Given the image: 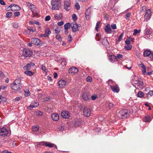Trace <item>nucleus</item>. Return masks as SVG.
<instances>
[{
  "label": "nucleus",
  "instance_id": "25",
  "mask_svg": "<svg viewBox=\"0 0 153 153\" xmlns=\"http://www.w3.org/2000/svg\"><path fill=\"white\" fill-rule=\"evenodd\" d=\"M82 97L83 99L84 100H88V93L86 92L83 93L82 94Z\"/></svg>",
  "mask_w": 153,
  "mask_h": 153
},
{
  "label": "nucleus",
  "instance_id": "45",
  "mask_svg": "<svg viewBox=\"0 0 153 153\" xmlns=\"http://www.w3.org/2000/svg\"><path fill=\"white\" fill-rule=\"evenodd\" d=\"M12 15V13L11 12H7L6 14V17L7 18H10Z\"/></svg>",
  "mask_w": 153,
  "mask_h": 153
},
{
  "label": "nucleus",
  "instance_id": "27",
  "mask_svg": "<svg viewBox=\"0 0 153 153\" xmlns=\"http://www.w3.org/2000/svg\"><path fill=\"white\" fill-rule=\"evenodd\" d=\"M151 51L149 50H147L145 51L143 53V55L145 57L149 56L151 54Z\"/></svg>",
  "mask_w": 153,
  "mask_h": 153
},
{
  "label": "nucleus",
  "instance_id": "55",
  "mask_svg": "<svg viewBox=\"0 0 153 153\" xmlns=\"http://www.w3.org/2000/svg\"><path fill=\"white\" fill-rule=\"evenodd\" d=\"M123 56L122 55L119 54H117V56L116 57L117 58V59H121L123 58Z\"/></svg>",
  "mask_w": 153,
  "mask_h": 153
},
{
  "label": "nucleus",
  "instance_id": "33",
  "mask_svg": "<svg viewBox=\"0 0 153 153\" xmlns=\"http://www.w3.org/2000/svg\"><path fill=\"white\" fill-rule=\"evenodd\" d=\"M32 128L33 131L34 132H36L39 129V126H36L35 125L33 126Z\"/></svg>",
  "mask_w": 153,
  "mask_h": 153
},
{
  "label": "nucleus",
  "instance_id": "51",
  "mask_svg": "<svg viewBox=\"0 0 153 153\" xmlns=\"http://www.w3.org/2000/svg\"><path fill=\"white\" fill-rule=\"evenodd\" d=\"M140 31V30H137L136 29H134V33H133L134 35H135L137 33H139Z\"/></svg>",
  "mask_w": 153,
  "mask_h": 153
},
{
  "label": "nucleus",
  "instance_id": "42",
  "mask_svg": "<svg viewBox=\"0 0 153 153\" xmlns=\"http://www.w3.org/2000/svg\"><path fill=\"white\" fill-rule=\"evenodd\" d=\"M144 95V93L140 91H139L137 94V96L139 97H143Z\"/></svg>",
  "mask_w": 153,
  "mask_h": 153
},
{
  "label": "nucleus",
  "instance_id": "29",
  "mask_svg": "<svg viewBox=\"0 0 153 153\" xmlns=\"http://www.w3.org/2000/svg\"><path fill=\"white\" fill-rule=\"evenodd\" d=\"M73 125L75 127H77L80 125L81 122L78 120H76L74 122Z\"/></svg>",
  "mask_w": 153,
  "mask_h": 153
},
{
  "label": "nucleus",
  "instance_id": "34",
  "mask_svg": "<svg viewBox=\"0 0 153 153\" xmlns=\"http://www.w3.org/2000/svg\"><path fill=\"white\" fill-rule=\"evenodd\" d=\"M132 45L131 44H126L125 46V49L126 50H130L132 48Z\"/></svg>",
  "mask_w": 153,
  "mask_h": 153
},
{
  "label": "nucleus",
  "instance_id": "61",
  "mask_svg": "<svg viewBox=\"0 0 153 153\" xmlns=\"http://www.w3.org/2000/svg\"><path fill=\"white\" fill-rule=\"evenodd\" d=\"M14 15L16 16H18L20 15V13L19 12H16L14 13Z\"/></svg>",
  "mask_w": 153,
  "mask_h": 153
},
{
  "label": "nucleus",
  "instance_id": "6",
  "mask_svg": "<svg viewBox=\"0 0 153 153\" xmlns=\"http://www.w3.org/2000/svg\"><path fill=\"white\" fill-rule=\"evenodd\" d=\"M78 70L76 67H72L68 70V73L71 75H73L76 74L78 72Z\"/></svg>",
  "mask_w": 153,
  "mask_h": 153
},
{
  "label": "nucleus",
  "instance_id": "19",
  "mask_svg": "<svg viewBox=\"0 0 153 153\" xmlns=\"http://www.w3.org/2000/svg\"><path fill=\"white\" fill-rule=\"evenodd\" d=\"M89 8L86 10L85 12V17L86 19L89 20L90 17L91 15V11L89 9Z\"/></svg>",
  "mask_w": 153,
  "mask_h": 153
},
{
  "label": "nucleus",
  "instance_id": "44",
  "mask_svg": "<svg viewBox=\"0 0 153 153\" xmlns=\"http://www.w3.org/2000/svg\"><path fill=\"white\" fill-rule=\"evenodd\" d=\"M145 38H147L150 39H153V32L151 34H150V35H149L148 36L146 37H145Z\"/></svg>",
  "mask_w": 153,
  "mask_h": 153
},
{
  "label": "nucleus",
  "instance_id": "64",
  "mask_svg": "<svg viewBox=\"0 0 153 153\" xmlns=\"http://www.w3.org/2000/svg\"><path fill=\"white\" fill-rule=\"evenodd\" d=\"M60 31L59 29L58 28H56L55 29V32L56 33H59Z\"/></svg>",
  "mask_w": 153,
  "mask_h": 153
},
{
  "label": "nucleus",
  "instance_id": "50",
  "mask_svg": "<svg viewBox=\"0 0 153 153\" xmlns=\"http://www.w3.org/2000/svg\"><path fill=\"white\" fill-rule=\"evenodd\" d=\"M72 18L74 21H76L77 19V17L75 14H74L72 15Z\"/></svg>",
  "mask_w": 153,
  "mask_h": 153
},
{
  "label": "nucleus",
  "instance_id": "24",
  "mask_svg": "<svg viewBox=\"0 0 153 153\" xmlns=\"http://www.w3.org/2000/svg\"><path fill=\"white\" fill-rule=\"evenodd\" d=\"M51 117L53 120L55 121H57L59 119V115L56 113L52 114Z\"/></svg>",
  "mask_w": 153,
  "mask_h": 153
},
{
  "label": "nucleus",
  "instance_id": "14",
  "mask_svg": "<svg viewBox=\"0 0 153 153\" xmlns=\"http://www.w3.org/2000/svg\"><path fill=\"white\" fill-rule=\"evenodd\" d=\"M110 88L112 91L114 93H117L120 91L119 88L118 87L117 85L116 84L114 85L111 87Z\"/></svg>",
  "mask_w": 153,
  "mask_h": 153
},
{
  "label": "nucleus",
  "instance_id": "52",
  "mask_svg": "<svg viewBox=\"0 0 153 153\" xmlns=\"http://www.w3.org/2000/svg\"><path fill=\"white\" fill-rule=\"evenodd\" d=\"M131 15V13H127L125 15V18L127 19L128 20L129 19V18L130 17Z\"/></svg>",
  "mask_w": 153,
  "mask_h": 153
},
{
  "label": "nucleus",
  "instance_id": "21",
  "mask_svg": "<svg viewBox=\"0 0 153 153\" xmlns=\"http://www.w3.org/2000/svg\"><path fill=\"white\" fill-rule=\"evenodd\" d=\"M39 105V103L35 101L32 102L30 105V106L28 107V109H31V108H33L37 107Z\"/></svg>",
  "mask_w": 153,
  "mask_h": 153
},
{
  "label": "nucleus",
  "instance_id": "16",
  "mask_svg": "<svg viewBox=\"0 0 153 153\" xmlns=\"http://www.w3.org/2000/svg\"><path fill=\"white\" fill-rule=\"evenodd\" d=\"M41 143H42L43 146H45L51 148L53 147L54 145V144L53 143L47 142H41Z\"/></svg>",
  "mask_w": 153,
  "mask_h": 153
},
{
  "label": "nucleus",
  "instance_id": "31",
  "mask_svg": "<svg viewBox=\"0 0 153 153\" xmlns=\"http://www.w3.org/2000/svg\"><path fill=\"white\" fill-rule=\"evenodd\" d=\"M107 84L109 86H110L111 88V87L115 84V82L111 80L110 79L107 82Z\"/></svg>",
  "mask_w": 153,
  "mask_h": 153
},
{
  "label": "nucleus",
  "instance_id": "28",
  "mask_svg": "<svg viewBox=\"0 0 153 153\" xmlns=\"http://www.w3.org/2000/svg\"><path fill=\"white\" fill-rule=\"evenodd\" d=\"M54 16L56 19L59 20L62 17V14L61 13H60L59 14H55Z\"/></svg>",
  "mask_w": 153,
  "mask_h": 153
},
{
  "label": "nucleus",
  "instance_id": "60",
  "mask_svg": "<svg viewBox=\"0 0 153 153\" xmlns=\"http://www.w3.org/2000/svg\"><path fill=\"white\" fill-rule=\"evenodd\" d=\"M111 27L113 29H115L117 28L116 25L115 24H112L111 25Z\"/></svg>",
  "mask_w": 153,
  "mask_h": 153
},
{
  "label": "nucleus",
  "instance_id": "22",
  "mask_svg": "<svg viewBox=\"0 0 153 153\" xmlns=\"http://www.w3.org/2000/svg\"><path fill=\"white\" fill-rule=\"evenodd\" d=\"M105 30L106 32L108 33H112V30L110 27V25H107L105 27Z\"/></svg>",
  "mask_w": 153,
  "mask_h": 153
},
{
  "label": "nucleus",
  "instance_id": "30",
  "mask_svg": "<svg viewBox=\"0 0 153 153\" xmlns=\"http://www.w3.org/2000/svg\"><path fill=\"white\" fill-rule=\"evenodd\" d=\"M51 33V31L49 28L46 29L45 30V33L44 34L43 37H46L48 36V35L50 34Z\"/></svg>",
  "mask_w": 153,
  "mask_h": 153
},
{
  "label": "nucleus",
  "instance_id": "2",
  "mask_svg": "<svg viewBox=\"0 0 153 153\" xmlns=\"http://www.w3.org/2000/svg\"><path fill=\"white\" fill-rule=\"evenodd\" d=\"M131 82L135 88L142 89L143 88V82L141 79H136L135 77L132 78Z\"/></svg>",
  "mask_w": 153,
  "mask_h": 153
},
{
  "label": "nucleus",
  "instance_id": "38",
  "mask_svg": "<svg viewBox=\"0 0 153 153\" xmlns=\"http://www.w3.org/2000/svg\"><path fill=\"white\" fill-rule=\"evenodd\" d=\"M143 120L146 122H148L150 121L151 120L149 116H147L145 117V118Z\"/></svg>",
  "mask_w": 153,
  "mask_h": 153
},
{
  "label": "nucleus",
  "instance_id": "18",
  "mask_svg": "<svg viewBox=\"0 0 153 153\" xmlns=\"http://www.w3.org/2000/svg\"><path fill=\"white\" fill-rule=\"evenodd\" d=\"M139 66L141 67L142 68V74H146V66L144 65L143 63L139 64L138 65Z\"/></svg>",
  "mask_w": 153,
  "mask_h": 153
},
{
  "label": "nucleus",
  "instance_id": "10",
  "mask_svg": "<svg viewBox=\"0 0 153 153\" xmlns=\"http://www.w3.org/2000/svg\"><path fill=\"white\" fill-rule=\"evenodd\" d=\"M91 114V111L90 109L87 107H85L83 110V115L85 117H88Z\"/></svg>",
  "mask_w": 153,
  "mask_h": 153
},
{
  "label": "nucleus",
  "instance_id": "23",
  "mask_svg": "<svg viewBox=\"0 0 153 153\" xmlns=\"http://www.w3.org/2000/svg\"><path fill=\"white\" fill-rule=\"evenodd\" d=\"M27 6L31 10V11L33 12L35 11L36 8L35 6L34 5L31 4L29 2L27 3Z\"/></svg>",
  "mask_w": 153,
  "mask_h": 153
},
{
  "label": "nucleus",
  "instance_id": "39",
  "mask_svg": "<svg viewBox=\"0 0 153 153\" xmlns=\"http://www.w3.org/2000/svg\"><path fill=\"white\" fill-rule=\"evenodd\" d=\"M25 95V97L29 96L30 94V93L28 89H26L24 91Z\"/></svg>",
  "mask_w": 153,
  "mask_h": 153
},
{
  "label": "nucleus",
  "instance_id": "37",
  "mask_svg": "<svg viewBox=\"0 0 153 153\" xmlns=\"http://www.w3.org/2000/svg\"><path fill=\"white\" fill-rule=\"evenodd\" d=\"M70 24L69 23H67L64 25V27L65 30H67L70 27Z\"/></svg>",
  "mask_w": 153,
  "mask_h": 153
},
{
  "label": "nucleus",
  "instance_id": "59",
  "mask_svg": "<svg viewBox=\"0 0 153 153\" xmlns=\"http://www.w3.org/2000/svg\"><path fill=\"white\" fill-rule=\"evenodd\" d=\"M123 36V33H122L119 36L118 39V41H120L121 39H122Z\"/></svg>",
  "mask_w": 153,
  "mask_h": 153
},
{
  "label": "nucleus",
  "instance_id": "36",
  "mask_svg": "<svg viewBox=\"0 0 153 153\" xmlns=\"http://www.w3.org/2000/svg\"><path fill=\"white\" fill-rule=\"evenodd\" d=\"M95 38L97 41H100L101 39L100 34L99 33H98L96 34Z\"/></svg>",
  "mask_w": 153,
  "mask_h": 153
},
{
  "label": "nucleus",
  "instance_id": "43",
  "mask_svg": "<svg viewBox=\"0 0 153 153\" xmlns=\"http://www.w3.org/2000/svg\"><path fill=\"white\" fill-rule=\"evenodd\" d=\"M100 23V22H98L97 23L95 29L97 31H98V28H99Z\"/></svg>",
  "mask_w": 153,
  "mask_h": 153
},
{
  "label": "nucleus",
  "instance_id": "8",
  "mask_svg": "<svg viewBox=\"0 0 153 153\" xmlns=\"http://www.w3.org/2000/svg\"><path fill=\"white\" fill-rule=\"evenodd\" d=\"M151 12L150 9H149L146 10L144 16L145 20L146 21L149 20L151 16Z\"/></svg>",
  "mask_w": 153,
  "mask_h": 153
},
{
  "label": "nucleus",
  "instance_id": "13",
  "mask_svg": "<svg viewBox=\"0 0 153 153\" xmlns=\"http://www.w3.org/2000/svg\"><path fill=\"white\" fill-rule=\"evenodd\" d=\"M40 42V40L38 39L33 38L31 39V43L36 45H39Z\"/></svg>",
  "mask_w": 153,
  "mask_h": 153
},
{
  "label": "nucleus",
  "instance_id": "20",
  "mask_svg": "<svg viewBox=\"0 0 153 153\" xmlns=\"http://www.w3.org/2000/svg\"><path fill=\"white\" fill-rule=\"evenodd\" d=\"M152 32V31L150 28L146 27L144 30V33L146 36V37L149 35L151 34Z\"/></svg>",
  "mask_w": 153,
  "mask_h": 153
},
{
  "label": "nucleus",
  "instance_id": "54",
  "mask_svg": "<svg viewBox=\"0 0 153 153\" xmlns=\"http://www.w3.org/2000/svg\"><path fill=\"white\" fill-rule=\"evenodd\" d=\"M107 105L108 106V107L110 108H111L112 107H114V104L112 103L109 102L107 103Z\"/></svg>",
  "mask_w": 153,
  "mask_h": 153
},
{
  "label": "nucleus",
  "instance_id": "15",
  "mask_svg": "<svg viewBox=\"0 0 153 153\" xmlns=\"http://www.w3.org/2000/svg\"><path fill=\"white\" fill-rule=\"evenodd\" d=\"M58 84L59 88H63L65 86L66 82L64 79H61L59 81Z\"/></svg>",
  "mask_w": 153,
  "mask_h": 153
},
{
  "label": "nucleus",
  "instance_id": "40",
  "mask_svg": "<svg viewBox=\"0 0 153 153\" xmlns=\"http://www.w3.org/2000/svg\"><path fill=\"white\" fill-rule=\"evenodd\" d=\"M102 43L103 45H106L107 44L109 43V42L107 41V38H104L103 39Z\"/></svg>",
  "mask_w": 153,
  "mask_h": 153
},
{
  "label": "nucleus",
  "instance_id": "57",
  "mask_svg": "<svg viewBox=\"0 0 153 153\" xmlns=\"http://www.w3.org/2000/svg\"><path fill=\"white\" fill-rule=\"evenodd\" d=\"M4 74L1 71H0V79H2L4 77Z\"/></svg>",
  "mask_w": 153,
  "mask_h": 153
},
{
  "label": "nucleus",
  "instance_id": "41",
  "mask_svg": "<svg viewBox=\"0 0 153 153\" xmlns=\"http://www.w3.org/2000/svg\"><path fill=\"white\" fill-rule=\"evenodd\" d=\"M31 67L29 64H28L24 67L23 68L25 70H29L31 69Z\"/></svg>",
  "mask_w": 153,
  "mask_h": 153
},
{
  "label": "nucleus",
  "instance_id": "17",
  "mask_svg": "<svg viewBox=\"0 0 153 153\" xmlns=\"http://www.w3.org/2000/svg\"><path fill=\"white\" fill-rule=\"evenodd\" d=\"M109 59V61L112 63L116 62L118 61L117 57L113 55H111L110 56Z\"/></svg>",
  "mask_w": 153,
  "mask_h": 153
},
{
  "label": "nucleus",
  "instance_id": "4",
  "mask_svg": "<svg viewBox=\"0 0 153 153\" xmlns=\"http://www.w3.org/2000/svg\"><path fill=\"white\" fill-rule=\"evenodd\" d=\"M118 116L121 118L125 119L129 115V113L126 109L122 110L118 114Z\"/></svg>",
  "mask_w": 153,
  "mask_h": 153
},
{
  "label": "nucleus",
  "instance_id": "9",
  "mask_svg": "<svg viewBox=\"0 0 153 153\" xmlns=\"http://www.w3.org/2000/svg\"><path fill=\"white\" fill-rule=\"evenodd\" d=\"M71 2L68 0H65L64 2V8L67 11H69L70 10Z\"/></svg>",
  "mask_w": 153,
  "mask_h": 153
},
{
  "label": "nucleus",
  "instance_id": "12",
  "mask_svg": "<svg viewBox=\"0 0 153 153\" xmlns=\"http://www.w3.org/2000/svg\"><path fill=\"white\" fill-rule=\"evenodd\" d=\"M61 116L64 118L68 119L70 117V114L67 111H62L61 113Z\"/></svg>",
  "mask_w": 153,
  "mask_h": 153
},
{
  "label": "nucleus",
  "instance_id": "1",
  "mask_svg": "<svg viewBox=\"0 0 153 153\" xmlns=\"http://www.w3.org/2000/svg\"><path fill=\"white\" fill-rule=\"evenodd\" d=\"M11 87L15 92L19 91L22 88L21 80L19 79H16L11 84Z\"/></svg>",
  "mask_w": 153,
  "mask_h": 153
},
{
  "label": "nucleus",
  "instance_id": "48",
  "mask_svg": "<svg viewBox=\"0 0 153 153\" xmlns=\"http://www.w3.org/2000/svg\"><path fill=\"white\" fill-rule=\"evenodd\" d=\"M6 100V99L5 97L1 96V100H0V101H1V102H5Z\"/></svg>",
  "mask_w": 153,
  "mask_h": 153
},
{
  "label": "nucleus",
  "instance_id": "58",
  "mask_svg": "<svg viewBox=\"0 0 153 153\" xmlns=\"http://www.w3.org/2000/svg\"><path fill=\"white\" fill-rule=\"evenodd\" d=\"M51 19V17L50 16H47L45 18V20L46 21H49Z\"/></svg>",
  "mask_w": 153,
  "mask_h": 153
},
{
  "label": "nucleus",
  "instance_id": "26",
  "mask_svg": "<svg viewBox=\"0 0 153 153\" xmlns=\"http://www.w3.org/2000/svg\"><path fill=\"white\" fill-rule=\"evenodd\" d=\"M73 32H75L78 30V25L75 23L73 24V25L71 26Z\"/></svg>",
  "mask_w": 153,
  "mask_h": 153
},
{
  "label": "nucleus",
  "instance_id": "63",
  "mask_svg": "<svg viewBox=\"0 0 153 153\" xmlns=\"http://www.w3.org/2000/svg\"><path fill=\"white\" fill-rule=\"evenodd\" d=\"M97 98V96L96 95H92L91 97V99L92 100H95Z\"/></svg>",
  "mask_w": 153,
  "mask_h": 153
},
{
  "label": "nucleus",
  "instance_id": "35",
  "mask_svg": "<svg viewBox=\"0 0 153 153\" xmlns=\"http://www.w3.org/2000/svg\"><path fill=\"white\" fill-rule=\"evenodd\" d=\"M133 39L131 38L128 37L126 39L125 41V43L126 44H130V42L132 41Z\"/></svg>",
  "mask_w": 153,
  "mask_h": 153
},
{
  "label": "nucleus",
  "instance_id": "32",
  "mask_svg": "<svg viewBox=\"0 0 153 153\" xmlns=\"http://www.w3.org/2000/svg\"><path fill=\"white\" fill-rule=\"evenodd\" d=\"M24 73L27 75L30 76H32V75H33V72L29 70H27L26 71H25L24 72Z\"/></svg>",
  "mask_w": 153,
  "mask_h": 153
},
{
  "label": "nucleus",
  "instance_id": "47",
  "mask_svg": "<svg viewBox=\"0 0 153 153\" xmlns=\"http://www.w3.org/2000/svg\"><path fill=\"white\" fill-rule=\"evenodd\" d=\"M27 29L28 30H29L30 32H28V31L27 32V33H30V32L32 31V32H35L36 31V29L35 28H33L31 27L28 28Z\"/></svg>",
  "mask_w": 153,
  "mask_h": 153
},
{
  "label": "nucleus",
  "instance_id": "7",
  "mask_svg": "<svg viewBox=\"0 0 153 153\" xmlns=\"http://www.w3.org/2000/svg\"><path fill=\"white\" fill-rule=\"evenodd\" d=\"M8 134V130L4 128L0 129V136L4 137Z\"/></svg>",
  "mask_w": 153,
  "mask_h": 153
},
{
  "label": "nucleus",
  "instance_id": "62",
  "mask_svg": "<svg viewBox=\"0 0 153 153\" xmlns=\"http://www.w3.org/2000/svg\"><path fill=\"white\" fill-rule=\"evenodd\" d=\"M92 78L89 76H88L87 78V81L88 82H91L92 81Z\"/></svg>",
  "mask_w": 153,
  "mask_h": 153
},
{
  "label": "nucleus",
  "instance_id": "49",
  "mask_svg": "<svg viewBox=\"0 0 153 153\" xmlns=\"http://www.w3.org/2000/svg\"><path fill=\"white\" fill-rule=\"evenodd\" d=\"M72 41V36L71 35H69L68 37V42L70 43Z\"/></svg>",
  "mask_w": 153,
  "mask_h": 153
},
{
  "label": "nucleus",
  "instance_id": "56",
  "mask_svg": "<svg viewBox=\"0 0 153 153\" xmlns=\"http://www.w3.org/2000/svg\"><path fill=\"white\" fill-rule=\"evenodd\" d=\"M13 26L14 28H17L18 26V24L17 23H13Z\"/></svg>",
  "mask_w": 153,
  "mask_h": 153
},
{
  "label": "nucleus",
  "instance_id": "3",
  "mask_svg": "<svg viewBox=\"0 0 153 153\" xmlns=\"http://www.w3.org/2000/svg\"><path fill=\"white\" fill-rule=\"evenodd\" d=\"M61 0H52L51 1L52 9L53 10H58L60 8Z\"/></svg>",
  "mask_w": 153,
  "mask_h": 153
},
{
  "label": "nucleus",
  "instance_id": "46",
  "mask_svg": "<svg viewBox=\"0 0 153 153\" xmlns=\"http://www.w3.org/2000/svg\"><path fill=\"white\" fill-rule=\"evenodd\" d=\"M57 128L58 130L60 131H62L64 129V127H63L62 125H59L58 126Z\"/></svg>",
  "mask_w": 153,
  "mask_h": 153
},
{
  "label": "nucleus",
  "instance_id": "5",
  "mask_svg": "<svg viewBox=\"0 0 153 153\" xmlns=\"http://www.w3.org/2000/svg\"><path fill=\"white\" fill-rule=\"evenodd\" d=\"M33 53L32 51L29 49H25L23 51L22 56L25 57H29L31 56Z\"/></svg>",
  "mask_w": 153,
  "mask_h": 153
},
{
  "label": "nucleus",
  "instance_id": "11",
  "mask_svg": "<svg viewBox=\"0 0 153 153\" xmlns=\"http://www.w3.org/2000/svg\"><path fill=\"white\" fill-rule=\"evenodd\" d=\"M11 10L13 11L19 10L21 8L20 7L15 4H12L9 6Z\"/></svg>",
  "mask_w": 153,
  "mask_h": 153
},
{
  "label": "nucleus",
  "instance_id": "53",
  "mask_svg": "<svg viewBox=\"0 0 153 153\" xmlns=\"http://www.w3.org/2000/svg\"><path fill=\"white\" fill-rule=\"evenodd\" d=\"M56 39L59 40V41H61L62 40L61 36L59 34H57L56 36Z\"/></svg>",
  "mask_w": 153,
  "mask_h": 153
}]
</instances>
